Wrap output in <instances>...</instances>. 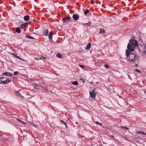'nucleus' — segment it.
Returning <instances> with one entry per match:
<instances>
[{
    "label": "nucleus",
    "instance_id": "8",
    "mask_svg": "<svg viewBox=\"0 0 146 146\" xmlns=\"http://www.w3.org/2000/svg\"><path fill=\"white\" fill-rule=\"evenodd\" d=\"M48 31L47 29H45L43 32V34L44 35L46 36L48 35Z\"/></svg>",
    "mask_w": 146,
    "mask_h": 146
},
{
    "label": "nucleus",
    "instance_id": "29",
    "mask_svg": "<svg viewBox=\"0 0 146 146\" xmlns=\"http://www.w3.org/2000/svg\"><path fill=\"white\" fill-rule=\"evenodd\" d=\"M135 70L136 71L138 72L139 73H141V72L139 70L137 69H135Z\"/></svg>",
    "mask_w": 146,
    "mask_h": 146
},
{
    "label": "nucleus",
    "instance_id": "20",
    "mask_svg": "<svg viewBox=\"0 0 146 146\" xmlns=\"http://www.w3.org/2000/svg\"><path fill=\"white\" fill-rule=\"evenodd\" d=\"M57 56L59 58H60L62 57V55L60 53H58L57 54Z\"/></svg>",
    "mask_w": 146,
    "mask_h": 146
},
{
    "label": "nucleus",
    "instance_id": "6",
    "mask_svg": "<svg viewBox=\"0 0 146 146\" xmlns=\"http://www.w3.org/2000/svg\"><path fill=\"white\" fill-rule=\"evenodd\" d=\"M79 17V15L78 14H74L73 15L72 17L75 20H77Z\"/></svg>",
    "mask_w": 146,
    "mask_h": 146
},
{
    "label": "nucleus",
    "instance_id": "33",
    "mask_svg": "<svg viewBox=\"0 0 146 146\" xmlns=\"http://www.w3.org/2000/svg\"><path fill=\"white\" fill-rule=\"evenodd\" d=\"M61 122H62L64 125H65L66 124V123L64 121H61Z\"/></svg>",
    "mask_w": 146,
    "mask_h": 146
},
{
    "label": "nucleus",
    "instance_id": "3",
    "mask_svg": "<svg viewBox=\"0 0 146 146\" xmlns=\"http://www.w3.org/2000/svg\"><path fill=\"white\" fill-rule=\"evenodd\" d=\"M90 93L91 97L94 99L95 98V95L98 93L96 91L95 89H94L92 92H90Z\"/></svg>",
    "mask_w": 146,
    "mask_h": 146
},
{
    "label": "nucleus",
    "instance_id": "34",
    "mask_svg": "<svg viewBox=\"0 0 146 146\" xmlns=\"http://www.w3.org/2000/svg\"><path fill=\"white\" fill-rule=\"evenodd\" d=\"M42 60H45V59H46V58H45V57H42Z\"/></svg>",
    "mask_w": 146,
    "mask_h": 146
},
{
    "label": "nucleus",
    "instance_id": "15",
    "mask_svg": "<svg viewBox=\"0 0 146 146\" xmlns=\"http://www.w3.org/2000/svg\"><path fill=\"white\" fill-rule=\"evenodd\" d=\"M26 37L27 38H29L32 39H34V38L33 37L29 35H27L26 36Z\"/></svg>",
    "mask_w": 146,
    "mask_h": 146
},
{
    "label": "nucleus",
    "instance_id": "1",
    "mask_svg": "<svg viewBox=\"0 0 146 146\" xmlns=\"http://www.w3.org/2000/svg\"><path fill=\"white\" fill-rule=\"evenodd\" d=\"M127 48L128 49H127L126 51V55L128 61L131 63H134L137 61L138 57L135 54H131L129 50L130 51H133L135 48L129 43L127 46Z\"/></svg>",
    "mask_w": 146,
    "mask_h": 146
},
{
    "label": "nucleus",
    "instance_id": "28",
    "mask_svg": "<svg viewBox=\"0 0 146 146\" xmlns=\"http://www.w3.org/2000/svg\"><path fill=\"white\" fill-rule=\"evenodd\" d=\"M17 120L18 121L20 122H21V123H22V122H23V121H21V120L20 119H19L18 118H17Z\"/></svg>",
    "mask_w": 146,
    "mask_h": 146
},
{
    "label": "nucleus",
    "instance_id": "39",
    "mask_svg": "<svg viewBox=\"0 0 146 146\" xmlns=\"http://www.w3.org/2000/svg\"><path fill=\"white\" fill-rule=\"evenodd\" d=\"M110 137L111 138H113V135H110Z\"/></svg>",
    "mask_w": 146,
    "mask_h": 146
},
{
    "label": "nucleus",
    "instance_id": "31",
    "mask_svg": "<svg viewBox=\"0 0 146 146\" xmlns=\"http://www.w3.org/2000/svg\"><path fill=\"white\" fill-rule=\"evenodd\" d=\"M0 84H4V81H3L2 80H1V82H0Z\"/></svg>",
    "mask_w": 146,
    "mask_h": 146
},
{
    "label": "nucleus",
    "instance_id": "18",
    "mask_svg": "<svg viewBox=\"0 0 146 146\" xmlns=\"http://www.w3.org/2000/svg\"><path fill=\"white\" fill-rule=\"evenodd\" d=\"M78 83L77 81H75L72 82V84L74 85H77L78 84Z\"/></svg>",
    "mask_w": 146,
    "mask_h": 146
},
{
    "label": "nucleus",
    "instance_id": "16",
    "mask_svg": "<svg viewBox=\"0 0 146 146\" xmlns=\"http://www.w3.org/2000/svg\"><path fill=\"white\" fill-rule=\"evenodd\" d=\"M16 31L17 32L20 33H21V31L20 30V29L19 28L17 27L16 29Z\"/></svg>",
    "mask_w": 146,
    "mask_h": 146
},
{
    "label": "nucleus",
    "instance_id": "5",
    "mask_svg": "<svg viewBox=\"0 0 146 146\" xmlns=\"http://www.w3.org/2000/svg\"><path fill=\"white\" fill-rule=\"evenodd\" d=\"M2 75L4 76H13V74L11 73H10L8 72H5L2 74Z\"/></svg>",
    "mask_w": 146,
    "mask_h": 146
},
{
    "label": "nucleus",
    "instance_id": "22",
    "mask_svg": "<svg viewBox=\"0 0 146 146\" xmlns=\"http://www.w3.org/2000/svg\"><path fill=\"white\" fill-rule=\"evenodd\" d=\"M16 95L17 96H20L22 98L23 97L21 95V94L19 92H17L16 93Z\"/></svg>",
    "mask_w": 146,
    "mask_h": 146
},
{
    "label": "nucleus",
    "instance_id": "30",
    "mask_svg": "<svg viewBox=\"0 0 146 146\" xmlns=\"http://www.w3.org/2000/svg\"><path fill=\"white\" fill-rule=\"evenodd\" d=\"M18 74V72H14V74L15 75H17Z\"/></svg>",
    "mask_w": 146,
    "mask_h": 146
},
{
    "label": "nucleus",
    "instance_id": "9",
    "mask_svg": "<svg viewBox=\"0 0 146 146\" xmlns=\"http://www.w3.org/2000/svg\"><path fill=\"white\" fill-rule=\"evenodd\" d=\"M4 81V84H5L9 83L11 81V80L8 79H7L6 80Z\"/></svg>",
    "mask_w": 146,
    "mask_h": 146
},
{
    "label": "nucleus",
    "instance_id": "42",
    "mask_svg": "<svg viewBox=\"0 0 146 146\" xmlns=\"http://www.w3.org/2000/svg\"><path fill=\"white\" fill-rule=\"evenodd\" d=\"M144 92H145V94H146V91H145Z\"/></svg>",
    "mask_w": 146,
    "mask_h": 146
},
{
    "label": "nucleus",
    "instance_id": "4",
    "mask_svg": "<svg viewBox=\"0 0 146 146\" xmlns=\"http://www.w3.org/2000/svg\"><path fill=\"white\" fill-rule=\"evenodd\" d=\"M63 23L71 22L72 21V19L70 17L64 18L62 19Z\"/></svg>",
    "mask_w": 146,
    "mask_h": 146
},
{
    "label": "nucleus",
    "instance_id": "25",
    "mask_svg": "<svg viewBox=\"0 0 146 146\" xmlns=\"http://www.w3.org/2000/svg\"><path fill=\"white\" fill-rule=\"evenodd\" d=\"M95 123H96V124L99 125H100V126H101L102 125V123H100L98 122H96Z\"/></svg>",
    "mask_w": 146,
    "mask_h": 146
},
{
    "label": "nucleus",
    "instance_id": "40",
    "mask_svg": "<svg viewBox=\"0 0 146 146\" xmlns=\"http://www.w3.org/2000/svg\"><path fill=\"white\" fill-rule=\"evenodd\" d=\"M22 123H23L24 124H26V123L25 122H23H23H22Z\"/></svg>",
    "mask_w": 146,
    "mask_h": 146
},
{
    "label": "nucleus",
    "instance_id": "24",
    "mask_svg": "<svg viewBox=\"0 0 146 146\" xmlns=\"http://www.w3.org/2000/svg\"><path fill=\"white\" fill-rule=\"evenodd\" d=\"M104 66L107 68H109V66L107 64H105L104 65Z\"/></svg>",
    "mask_w": 146,
    "mask_h": 146
},
{
    "label": "nucleus",
    "instance_id": "14",
    "mask_svg": "<svg viewBox=\"0 0 146 146\" xmlns=\"http://www.w3.org/2000/svg\"><path fill=\"white\" fill-rule=\"evenodd\" d=\"M90 23L91 22H89L88 23H83V25H86L90 26Z\"/></svg>",
    "mask_w": 146,
    "mask_h": 146
},
{
    "label": "nucleus",
    "instance_id": "43",
    "mask_svg": "<svg viewBox=\"0 0 146 146\" xmlns=\"http://www.w3.org/2000/svg\"><path fill=\"white\" fill-rule=\"evenodd\" d=\"M2 106V105H0V108Z\"/></svg>",
    "mask_w": 146,
    "mask_h": 146
},
{
    "label": "nucleus",
    "instance_id": "7",
    "mask_svg": "<svg viewBox=\"0 0 146 146\" xmlns=\"http://www.w3.org/2000/svg\"><path fill=\"white\" fill-rule=\"evenodd\" d=\"M105 33V30L103 29H100V31H99V34H101V33Z\"/></svg>",
    "mask_w": 146,
    "mask_h": 146
},
{
    "label": "nucleus",
    "instance_id": "37",
    "mask_svg": "<svg viewBox=\"0 0 146 146\" xmlns=\"http://www.w3.org/2000/svg\"><path fill=\"white\" fill-rule=\"evenodd\" d=\"M138 66V65L137 64H135V67H137Z\"/></svg>",
    "mask_w": 146,
    "mask_h": 146
},
{
    "label": "nucleus",
    "instance_id": "12",
    "mask_svg": "<svg viewBox=\"0 0 146 146\" xmlns=\"http://www.w3.org/2000/svg\"><path fill=\"white\" fill-rule=\"evenodd\" d=\"M27 25V23H23L20 26V27L21 28H23L25 27V26Z\"/></svg>",
    "mask_w": 146,
    "mask_h": 146
},
{
    "label": "nucleus",
    "instance_id": "17",
    "mask_svg": "<svg viewBox=\"0 0 146 146\" xmlns=\"http://www.w3.org/2000/svg\"><path fill=\"white\" fill-rule=\"evenodd\" d=\"M33 86L34 87L36 88V89H37V88H38V86L36 84H33Z\"/></svg>",
    "mask_w": 146,
    "mask_h": 146
},
{
    "label": "nucleus",
    "instance_id": "11",
    "mask_svg": "<svg viewBox=\"0 0 146 146\" xmlns=\"http://www.w3.org/2000/svg\"><path fill=\"white\" fill-rule=\"evenodd\" d=\"M91 46V44L90 43H88L86 47V48H85L86 49H89Z\"/></svg>",
    "mask_w": 146,
    "mask_h": 146
},
{
    "label": "nucleus",
    "instance_id": "23",
    "mask_svg": "<svg viewBox=\"0 0 146 146\" xmlns=\"http://www.w3.org/2000/svg\"><path fill=\"white\" fill-rule=\"evenodd\" d=\"M89 12V11L88 10H87L84 12V14L86 15Z\"/></svg>",
    "mask_w": 146,
    "mask_h": 146
},
{
    "label": "nucleus",
    "instance_id": "27",
    "mask_svg": "<svg viewBox=\"0 0 146 146\" xmlns=\"http://www.w3.org/2000/svg\"><path fill=\"white\" fill-rule=\"evenodd\" d=\"M79 66L82 68H84V66L83 65H79Z\"/></svg>",
    "mask_w": 146,
    "mask_h": 146
},
{
    "label": "nucleus",
    "instance_id": "21",
    "mask_svg": "<svg viewBox=\"0 0 146 146\" xmlns=\"http://www.w3.org/2000/svg\"><path fill=\"white\" fill-rule=\"evenodd\" d=\"M13 55L15 57H16L17 58H18L21 60H22V59L19 56H16V55H15V54H13Z\"/></svg>",
    "mask_w": 146,
    "mask_h": 146
},
{
    "label": "nucleus",
    "instance_id": "2",
    "mask_svg": "<svg viewBox=\"0 0 146 146\" xmlns=\"http://www.w3.org/2000/svg\"><path fill=\"white\" fill-rule=\"evenodd\" d=\"M129 42L134 46L137 47L138 46L139 44L137 40L134 39H130L129 40Z\"/></svg>",
    "mask_w": 146,
    "mask_h": 146
},
{
    "label": "nucleus",
    "instance_id": "19",
    "mask_svg": "<svg viewBox=\"0 0 146 146\" xmlns=\"http://www.w3.org/2000/svg\"><path fill=\"white\" fill-rule=\"evenodd\" d=\"M137 133L138 134H141L143 135H146V134H145V133H144L143 132L137 131Z\"/></svg>",
    "mask_w": 146,
    "mask_h": 146
},
{
    "label": "nucleus",
    "instance_id": "26",
    "mask_svg": "<svg viewBox=\"0 0 146 146\" xmlns=\"http://www.w3.org/2000/svg\"><path fill=\"white\" fill-rule=\"evenodd\" d=\"M121 127L122 128H123V129H126L127 130H129V128H128V127H123L122 126H121Z\"/></svg>",
    "mask_w": 146,
    "mask_h": 146
},
{
    "label": "nucleus",
    "instance_id": "38",
    "mask_svg": "<svg viewBox=\"0 0 146 146\" xmlns=\"http://www.w3.org/2000/svg\"><path fill=\"white\" fill-rule=\"evenodd\" d=\"M33 126H34V125H35V124L33 123H32V124H31Z\"/></svg>",
    "mask_w": 146,
    "mask_h": 146
},
{
    "label": "nucleus",
    "instance_id": "35",
    "mask_svg": "<svg viewBox=\"0 0 146 146\" xmlns=\"http://www.w3.org/2000/svg\"><path fill=\"white\" fill-rule=\"evenodd\" d=\"M30 23L29 22H28L27 23H27V25L28 24H29Z\"/></svg>",
    "mask_w": 146,
    "mask_h": 146
},
{
    "label": "nucleus",
    "instance_id": "32",
    "mask_svg": "<svg viewBox=\"0 0 146 146\" xmlns=\"http://www.w3.org/2000/svg\"><path fill=\"white\" fill-rule=\"evenodd\" d=\"M91 3L92 4H94L95 2L94 0H92L91 1Z\"/></svg>",
    "mask_w": 146,
    "mask_h": 146
},
{
    "label": "nucleus",
    "instance_id": "13",
    "mask_svg": "<svg viewBox=\"0 0 146 146\" xmlns=\"http://www.w3.org/2000/svg\"><path fill=\"white\" fill-rule=\"evenodd\" d=\"M52 32H50L49 33V38L50 39H51L52 38Z\"/></svg>",
    "mask_w": 146,
    "mask_h": 146
},
{
    "label": "nucleus",
    "instance_id": "10",
    "mask_svg": "<svg viewBox=\"0 0 146 146\" xmlns=\"http://www.w3.org/2000/svg\"><path fill=\"white\" fill-rule=\"evenodd\" d=\"M29 19V17L28 15L25 16L24 17V19L25 21H28Z\"/></svg>",
    "mask_w": 146,
    "mask_h": 146
},
{
    "label": "nucleus",
    "instance_id": "36",
    "mask_svg": "<svg viewBox=\"0 0 146 146\" xmlns=\"http://www.w3.org/2000/svg\"><path fill=\"white\" fill-rule=\"evenodd\" d=\"M3 78H4V77H0V79H3Z\"/></svg>",
    "mask_w": 146,
    "mask_h": 146
},
{
    "label": "nucleus",
    "instance_id": "41",
    "mask_svg": "<svg viewBox=\"0 0 146 146\" xmlns=\"http://www.w3.org/2000/svg\"><path fill=\"white\" fill-rule=\"evenodd\" d=\"M65 126H66V127H67V125H66V124H65Z\"/></svg>",
    "mask_w": 146,
    "mask_h": 146
}]
</instances>
